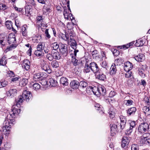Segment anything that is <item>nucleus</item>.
<instances>
[{
    "label": "nucleus",
    "instance_id": "obj_5",
    "mask_svg": "<svg viewBox=\"0 0 150 150\" xmlns=\"http://www.w3.org/2000/svg\"><path fill=\"white\" fill-rule=\"evenodd\" d=\"M149 125L146 123H141L138 127V131L141 133H143L149 129Z\"/></svg>",
    "mask_w": 150,
    "mask_h": 150
},
{
    "label": "nucleus",
    "instance_id": "obj_29",
    "mask_svg": "<svg viewBox=\"0 0 150 150\" xmlns=\"http://www.w3.org/2000/svg\"><path fill=\"white\" fill-rule=\"evenodd\" d=\"M70 42H71L70 45L71 47L74 49L73 50H78L76 49L77 44L75 40H73L72 41H70Z\"/></svg>",
    "mask_w": 150,
    "mask_h": 150
},
{
    "label": "nucleus",
    "instance_id": "obj_1",
    "mask_svg": "<svg viewBox=\"0 0 150 150\" xmlns=\"http://www.w3.org/2000/svg\"><path fill=\"white\" fill-rule=\"evenodd\" d=\"M8 42L11 45L7 46L5 51L7 52L15 49L17 46L18 44L16 42L15 34L13 33H11L8 36Z\"/></svg>",
    "mask_w": 150,
    "mask_h": 150
},
{
    "label": "nucleus",
    "instance_id": "obj_16",
    "mask_svg": "<svg viewBox=\"0 0 150 150\" xmlns=\"http://www.w3.org/2000/svg\"><path fill=\"white\" fill-rule=\"evenodd\" d=\"M61 53L65 55H67L68 52V50L67 46L64 44H62L61 47L59 49Z\"/></svg>",
    "mask_w": 150,
    "mask_h": 150
},
{
    "label": "nucleus",
    "instance_id": "obj_9",
    "mask_svg": "<svg viewBox=\"0 0 150 150\" xmlns=\"http://www.w3.org/2000/svg\"><path fill=\"white\" fill-rule=\"evenodd\" d=\"M129 129H127L125 132L127 135H130L133 131V129L136 126L135 122L134 121H129Z\"/></svg>",
    "mask_w": 150,
    "mask_h": 150
},
{
    "label": "nucleus",
    "instance_id": "obj_57",
    "mask_svg": "<svg viewBox=\"0 0 150 150\" xmlns=\"http://www.w3.org/2000/svg\"><path fill=\"white\" fill-rule=\"evenodd\" d=\"M126 123L120 122V126L121 129H123L125 128L126 126Z\"/></svg>",
    "mask_w": 150,
    "mask_h": 150
},
{
    "label": "nucleus",
    "instance_id": "obj_60",
    "mask_svg": "<svg viewBox=\"0 0 150 150\" xmlns=\"http://www.w3.org/2000/svg\"><path fill=\"white\" fill-rule=\"evenodd\" d=\"M144 70H140L139 71V74L143 78L145 76V74L144 73Z\"/></svg>",
    "mask_w": 150,
    "mask_h": 150
},
{
    "label": "nucleus",
    "instance_id": "obj_41",
    "mask_svg": "<svg viewBox=\"0 0 150 150\" xmlns=\"http://www.w3.org/2000/svg\"><path fill=\"white\" fill-rule=\"evenodd\" d=\"M143 41L139 40H137L135 45L136 47H137L142 46L143 44Z\"/></svg>",
    "mask_w": 150,
    "mask_h": 150
},
{
    "label": "nucleus",
    "instance_id": "obj_8",
    "mask_svg": "<svg viewBox=\"0 0 150 150\" xmlns=\"http://www.w3.org/2000/svg\"><path fill=\"white\" fill-rule=\"evenodd\" d=\"M130 141V138L127 137H124L122 139L121 146L123 148L126 149L128 147Z\"/></svg>",
    "mask_w": 150,
    "mask_h": 150
},
{
    "label": "nucleus",
    "instance_id": "obj_37",
    "mask_svg": "<svg viewBox=\"0 0 150 150\" xmlns=\"http://www.w3.org/2000/svg\"><path fill=\"white\" fill-rule=\"evenodd\" d=\"M28 80L26 79H23L19 82V84L21 86H24L28 83Z\"/></svg>",
    "mask_w": 150,
    "mask_h": 150
},
{
    "label": "nucleus",
    "instance_id": "obj_36",
    "mask_svg": "<svg viewBox=\"0 0 150 150\" xmlns=\"http://www.w3.org/2000/svg\"><path fill=\"white\" fill-rule=\"evenodd\" d=\"M98 87H97L96 86L93 87L92 92L96 96H99V93L98 92Z\"/></svg>",
    "mask_w": 150,
    "mask_h": 150
},
{
    "label": "nucleus",
    "instance_id": "obj_3",
    "mask_svg": "<svg viewBox=\"0 0 150 150\" xmlns=\"http://www.w3.org/2000/svg\"><path fill=\"white\" fill-rule=\"evenodd\" d=\"M79 52V50H71L70 56L72 59L71 63L74 66H76L78 65V60L76 58V55L77 52Z\"/></svg>",
    "mask_w": 150,
    "mask_h": 150
},
{
    "label": "nucleus",
    "instance_id": "obj_30",
    "mask_svg": "<svg viewBox=\"0 0 150 150\" xmlns=\"http://www.w3.org/2000/svg\"><path fill=\"white\" fill-rule=\"evenodd\" d=\"M5 25L7 28L9 30L12 28L13 29L12 27V23L11 21H6L5 23Z\"/></svg>",
    "mask_w": 150,
    "mask_h": 150
},
{
    "label": "nucleus",
    "instance_id": "obj_34",
    "mask_svg": "<svg viewBox=\"0 0 150 150\" xmlns=\"http://www.w3.org/2000/svg\"><path fill=\"white\" fill-rule=\"evenodd\" d=\"M102 67H103V68H101L102 69L103 71H106L107 69L108 68V66L107 63L105 61H103L101 64Z\"/></svg>",
    "mask_w": 150,
    "mask_h": 150
},
{
    "label": "nucleus",
    "instance_id": "obj_44",
    "mask_svg": "<svg viewBox=\"0 0 150 150\" xmlns=\"http://www.w3.org/2000/svg\"><path fill=\"white\" fill-rule=\"evenodd\" d=\"M46 57L50 61H52L53 59V54L52 53H48L46 56Z\"/></svg>",
    "mask_w": 150,
    "mask_h": 150
},
{
    "label": "nucleus",
    "instance_id": "obj_15",
    "mask_svg": "<svg viewBox=\"0 0 150 150\" xmlns=\"http://www.w3.org/2000/svg\"><path fill=\"white\" fill-rule=\"evenodd\" d=\"M42 69L47 72L48 74H50L52 72V70L50 68V67L45 62L41 66Z\"/></svg>",
    "mask_w": 150,
    "mask_h": 150
},
{
    "label": "nucleus",
    "instance_id": "obj_42",
    "mask_svg": "<svg viewBox=\"0 0 150 150\" xmlns=\"http://www.w3.org/2000/svg\"><path fill=\"white\" fill-rule=\"evenodd\" d=\"M42 49L44 50L45 53H48L50 52V47H49L43 46L42 45Z\"/></svg>",
    "mask_w": 150,
    "mask_h": 150
},
{
    "label": "nucleus",
    "instance_id": "obj_20",
    "mask_svg": "<svg viewBox=\"0 0 150 150\" xmlns=\"http://www.w3.org/2000/svg\"><path fill=\"white\" fill-rule=\"evenodd\" d=\"M134 59L137 61L138 62H141L144 60L145 57L143 54H139L135 56Z\"/></svg>",
    "mask_w": 150,
    "mask_h": 150
},
{
    "label": "nucleus",
    "instance_id": "obj_49",
    "mask_svg": "<svg viewBox=\"0 0 150 150\" xmlns=\"http://www.w3.org/2000/svg\"><path fill=\"white\" fill-rule=\"evenodd\" d=\"M120 122L126 123L127 120L125 117L121 115L120 116Z\"/></svg>",
    "mask_w": 150,
    "mask_h": 150
},
{
    "label": "nucleus",
    "instance_id": "obj_46",
    "mask_svg": "<svg viewBox=\"0 0 150 150\" xmlns=\"http://www.w3.org/2000/svg\"><path fill=\"white\" fill-rule=\"evenodd\" d=\"M3 133L6 135H8L10 132V131L7 130L6 129V128L2 127Z\"/></svg>",
    "mask_w": 150,
    "mask_h": 150
},
{
    "label": "nucleus",
    "instance_id": "obj_21",
    "mask_svg": "<svg viewBox=\"0 0 150 150\" xmlns=\"http://www.w3.org/2000/svg\"><path fill=\"white\" fill-rule=\"evenodd\" d=\"M110 74L111 75L115 74L117 71L116 65L115 64H112L110 68Z\"/></svg>",
    "mask_w": 150,
    "mask_h": 150
},
{
    "label": "nucleus",
    "instance_id": "obj_13",
    "mask_svg": "<svg viewBox=\"0 0 150 150\" xmlns=\"http://www.w3.org/2000/svg\"><path fill=\"white\" fill-rule=\"evenodd\" d=\"M124 65V69L126 71H130L133 68L132 64L129 61L125 62Z\"/></svg>",
    "mask_w": 150,
    "mask_h": 150
},
{
    "label": "nucleus",
    "instance_id": "obj_23",
    "mask_svg": "<svg viewBox=\"0 0 150 150\" xmlns=\"http://www.w3.org/2000/svg\"><path fill=\"white\" fill-rule=\"evenodd\" d=\"M60 83L63 86H67L68 84V80L66 77H63L61 78L60 80Z\"/></svg>",
    "mask_w": 150,
    "mask_h": 150
},
{
    "label": "nucleus",
    "instance_id": "obj_62",
    "mask_svg": "<svg viewBox=\"0 0 150 150\" xmlns=\"http://www.w3.org/2000/svg\"><path fill=\"white\" fill-rule=\"evenodd\" d=\"M149 135H150L149 133H145L141 137H142V138H144L145 139H148V138Z\"/></svg>",
    "mask_w": 150,
    "mask_h": 150
},
{
    "label": "nucleus",
    "instance_id": "obj_48",
    "mask_svg": "<svg viewBox=\"0 0 150 150\" xmlns=\"http://www.w3.org/2000/svg\"><path fill=\"white\" fill-rule=\"evenodd\" d=\"M108 113L109 114L110 117L111 118H113L114 117L115 113L114 111H111L110 109Z\"/></svg>",
    "mask_w": 150,
    "mask_h": 150
},
{
    "label": "nucleus",
    "instance_id": "obj_56",
    "mask_svg": "<svg viewBox=\"0 0 150 150\" xmlns=\"http://www.w3.org/2000/svg\"><path fill=\"white\" fill-rule=\"evenodd\" d=\"M8 74L9 76L11 77V78L15 77V75L14 72L12 71H9L8 72Z\"/></svg>",
    "mask_w": 150,
    "mask_h": 150
},
{
    "label": "nucleus",
    "instance_id": "obj_7",
    "mask_svg": "<svg viewBox=\"0 0 150 150\" xmlns=\"http://www.w3.org/2000/svg\"><path fill=\"white\" fill-rule=\"evenodd\" d=\"M21 96L23 97V99L27 102L29 101L30 99H31L32 97L31 92L27 90L23 91Z\"/></svg>",
    "mask_w": 150,
    "mask_h": 150
},
{
    "label": "nucleus",
    "instance_id": "obj_39",
    "mask_svg": "<svg viewBox=\"0 0 150 150\" xmlns=\"http://www.w3.org/2000/svg\"><path fill=\"white\" fill-rule=\"evenodd\" d=\"M52 66L53 68H57L59 67L58 62L56 60L53 61L51 63Z\"/></svg>",
    "mask_w": 150,
    "mask_h": 150
},
{
    "label": "nucleus",
    "instance_id": "obj_12",
    "mask_svg": "<svg viewBox=\"0 0 150 150\" xmlns=\"http://www.w3.org/2000/svg\"><path fill=\"white\" fill-rule=\"evenodd\" d=\"M17 91L16 88H11L7 92L6 94L8 96L12 97L16 95Z\"/></svg>",
    "mask_w": 150,
    "mask_h": 150
},
{
    "label": "nucleus",
    "instance_id": "obj_33",
    "mask_svg": "<svg viewBox=\"0 0 150 150\" xmlns=\"http://www.w3.org/2000/svg\"><path fill=\"white\" fill-rule=\"evenodd\" d=\"M49 81L50 85L52 86H55L57 85V82L53 78H51L49 80Z\"/></svg>",
    "mask_w": 150,
    "mask_h": 150
},
{
    "label": "nucleus",
    "instance_id": "obj_25",
    "mask_svg": "<svg viewBox=\"0 0 150 150\" xmlns=\"http://www.w3.org/2000/svg\"><path fill=\"white\" fill-rule=\"evenodd\" d=\"M42 12L43 14L47 15L51 12V9L49 7L44 6L43 8Z\"/></svg>",
    "mask_w": 150,
    "mask_h": 150
},
{
    "label": "nucleus",
    "instance_id": "obj_27",
    "mask_svg": "<svg viewBox=\"0 0 150 150\" xmlns=\"http://www.w3.org/2000/svg\"><path fill=\"white\" fill-rule=\"evenodd\" d=\"M143 110L145 115H150V106L148 107L144 106Z\"/></svg>",
    "mask_w": 150,
    "mask_h": 150
},
{
    "label": "nucleus",
    "instance_id": "obj_32",
    "mask_svg": "<svg viewBox=\"0 0 150 150\" xmlns=\"http://www.w3.org/2000/svg\"><path fill=\"white\" fill-rule=\"evenodd\" d=\"M51 47L53 49L52 50H57L59 49V47L58 43L56 42H54L51 44Z\"/></svg>",
    "mask_w": 150,
    "mask_h": 150
},
{
    "label": "nucleus",
    "instance_id": "obj_38",
    "mask_svg": "<svg viewBox=\"0 0 150 150\" xmlns=\"http://www.w3.org/2000/svg\"><path fill=\"white\" fill-rule=\"evenodd\" d=\"M79 86L82 88H84L87 86L88 83L84 81H82L79 82Z\"/></svg>",
    "mask_w": 150,
    "mask_h": 150
},
{
    "label": "nucleus",
    "instance_id": "obj_35",
    "mask_svg": "<svg viewBox=\"0 0 150 150\" xmlns=\"http://www.w3.org/2000/svg\"><path fill=\"white\" fill-rule=\"evenodd\" d=\"M6 63V57L5 56H3L0 61V65L4 66L5 65Z\"/></svg>",
    "mask_w": 150,
    "mask_h": 150
},
{
    "label": "nucleus",
    "instance_id": "obj_58",
    "mask_svg": "<svg viewBox=\"0 0 150 150\" xmlns=\"http://www.w3.org/2000/svg\"><path fill=\"white\" fill-rule=\"evenodd\" d=\"M19 78L18 76L15 77H13L11 79V81L14 82H16V81H18Z\"/></svg>",
    "mask_w": 150,
    "mask_h": 150
},
{
    "label": "nucleus",
    "instance_id": "obj_14",
    "mask_svg": "<svg viewBox=\"0 0 150 150\" xmlns=\"http://www.w3.org/2000/svg\"><path fill=\"white\" fill-rule=\"evenodd\" d=\"M51 53L53 54V59L59 60L61 58V55L59 52L57 50H52Z\"/></svg>",
    "mask_w": 150,
    "mask_h": 150
},
{
    "label": "nucleus",
    "instance_id": "obj_6",
    "mask_svg": "<svg viewBox=\"0 0 150 150\" xmlns=\"http://www.w3.org/2000/svg\"><path fill=\"white\" fill-rule=\"evenodd\" d=\"M42 43H39L37 46V50L34 52V54L38 57H42L44 55V52L42 49Z\"/></svg>",
    "mask_w": 150,
    "mask_h": 150
},
{
    "label": "nucleus",
    "instance_id": "obj_64",
    "mask_svg": "<svg viewBox=\"0 0 150 150\" xmlns=\"http://www.w3.org/2000/svg\"><path fill=\"white\" fill-rule=\"evenodd\" d=\"M115 92L114 91H111L109 94V96L110 97H112L115 96Z\"/></svg>",
    "mask_w": 150,
    "mask_h": 150
},
{
    "label": "nucleus",
    "instance_id": "obj_61",
    "mask_svg": "<svg viewBox=\"0 0 150 150\" xmlns=\"http://www.w3.org/2000/svg\"><path fill=\"white\" fill-rule=\"evenodd\" d=\"M66 8L64 9V17H66V16H67V17H68V10L67 8L66 7H65Z\"/></svg>",
    "mask_w": 150,
    "mask_h": 150
},
{
    "label": "nucleus",
    "instance_id": "obj_45",
    "mask_svg": "<svg viewBox=\"0 0 150 150\" xmlns=\"http://www.w3.org/2000/svg\"><path fill=\"white\" fill-rule=\"evenodd\" d=\"M131 149L132 150H139V146L137 144H132L131 146Z\"/></svg>",
    "mask_w": 150,
    "mask_h": 150
},
{
    "label": "nucleus",
    "instance_id": "obj_4",
    "mask_svg": "<svg viewBox=\"0 0 150 150\" xmlns=\"http://www.w3.org/2000/svg\"><path fill=\"white\" fill-rule=\"evenodd\" d=\"M21 109H18L15 107V105L12 106L11 111L9 112V118L11 116L12 118H14L20 112Z\"/></svg>",
    "mask_w": 150,
    "mask_h": 150
},
{
    "label": "nucleus",
    "instance_id": "obj_59",
    "mask_svg": "<svg viewBox=\"0 0 150 150\" xmlns=\"http://www.w3.org/2000/svg\"><path fill=\"white\" fill-rule=\"evenodd\" d=\"M42 16H38L37 17V21L38 22H40L42 23L43 21Z\"/></svg>",
    "mask_w": 150,
    "mask_h": 150
},
{
    "label": "nucleus",
    "instance_id": "obj_51",
    "mask_svg": "<svg viewBox=\"0 0 150 150\" xmlns=\"http://www.w3.org/2000/svg\"><path fill=\"white\" fill-rule=\"evenodd\" d=\"M7 7L5 4H0V9L4 10L7 9Z\"/></svg>",
    "mask_w": 150,
    "mask_h": 150
},
{
    "label": "nucleus",
    "instance_id": "obj_53",
    "mask_svg": "<svg viewBox=\"0 0 150 150\" xmlns=\"http://www.w3.org/2000/svg\"><path fill=\"white\" fill-rule=\"evenodd\" d=\"M129 71H127V73L125 74V76L126 78H129L131 76V72Z\"/></svg>",
    "mask_w": 150,
    "mask_h": 150
},
{
    "label": "nucleus",
    "instance_id": "obj_2",
    "mask_svg": "<svg viewBox=\"0 0 150 150\" xmlns=\"http://www.w3.org/2000/svg\"><path fill=\"white\" fill-rule=\"evenodd\" d=\"M15 121L14 119L9 118L8 116H7L4 122V125L2 127L6 128V129L7 130L10 131V129L11 128L10 126L13 125Z\"/></svg>",
    "mask_w": 150,
    "mask_h": 150
},
{
    "label": "nucleus",
    "instance_id": "obj_50",
    "mask_svg": "<svg viewBox=\"0 0 150 150\" xmlns=\"http://www.w3.org/2000/svg\"><path fill=\"white\" fill-rule=\"evenodd\" d=\"M27 65H30V62L28 60L25 59L23 61V63L22 64V67Z\"/></svg>",
    "mask_w": 150,
    "mask_h": 150
},
{
    "label": "nucleus",
    "instance_id": "obj_55",
    "mask_svg": "<svg viewBox=\"0 0 150 150\" xmlns=\"http://www.w3.org/2000/svg\"><path fill=\"white\" fill-rule=\"evenodd\" d=\"M93 87L88 86L86 88V92L87 93H91L92 92Z\"/></svg>",
    "mask_w": 150,
    "mask_h": 150
},
{
    "label": "nucleus",
    "instance_id": "obj_26",
    "mask_svg": "<svg viewBox=\"0 0 150 150\" xmlns=\"http://www.w3.org/2000/svg\"><path fill=\"white\" fill-rule=\"evenodd\" d=\"M59 36L61 37L62 39L65 41H69V35L66 32H65V34L62 33H60L59 34Z\"/></svg>",
    "mask_w": 150,
    "mask_h": 150
},
{
    "label": "nucleus",
    "instance_id": "obj_28",
    "mask_svg": "<svg viewBox=\"0 0 150 150\" xmlns=\"http://www.w3.org/2000/svg\"><path fill=\"white\" fill-rule=\"evenodd\" d=\"M43 73L42 72H39L35 73L34 75V78L37 80H38V79H42L41 78L43 76Z\"/></svg>",
    "mask_w": 150,
    "mask_h": 150
},
{
    "label": "nucleus",
    "instance_id": "obj_17",
    "mask_svg": "<svg viewBox=\"0 0 150 150\" xmlns=\"http://www.w3.org/2000/svg\"><path fill=\"white\" fill-rule=\"evenodd\" d=\"M27 26L26 25H24L21 27V33L23 36L26 37L27 36Z\"/></svg>",
    "mask_w": 150,
    "mask_h": 150
},
{
    "label": "nucleus",
    "instance_id": "obj_43",
    "mask_svg": "<svg viewBox=\"0 0 150 150\" xmlns=\"http://www.w3.org/2000/svg\"><path fill=\"white\" fill-rule=\"evenodd\" d=\"M40 85L38 83H35L33 85V88L35 90L37 91L40 88Z\"/></svg>",
    "mask_w": 150,
    "mask_h": 150
},
{
    "label": "nucleus",
    "instance_id": "obj_52",
    "mask_svg": "<svg viewBox=\"0 0 150 150\" xmlns=\"http://www.w3.org/2000/svg\"><path fill=\"white\" fill-rule=\"evenodd\" d=\"M15 24L17 28L20 27L21 25V23L18 19L15 20Z\"/></svg>",
    "mask_w": 150,
    "mask_h": 150
},
{
    "label": "nucleus",
    "instance_id": "obj_54",
    "mask_svg": "<svg viewBox=\"0 0 150 150\" xmlns=\"http://www.w3.org/2000/svg\"><path fill=\"white\" fill-rule=\"evenodd\" d=\"M113 53L115 56H117L120 54V52L117 49H114L113 51Z\"/></svg>",
    "mask_w": 150,
    "mask_h": 150
},
{
    "label": "nucleus",
    "instance_id": "obj_40",
    "mask_svg": "<svg viewBox=\"0 0 150 150\" xmlns=\"http://www.w3.org/2000/svg\"><path fill=\"white\" fill-rule=\"evenodd\" d=\"M124 103L127 105H130L133 104V101L131 100H125Z\"/></svg>",
    "mask_w": 150,
    "mask_h": 150
},
{
    "label": "nucleus",
    "instance_id": "obj_22",
    "mask_svg": "<svg viewBox=\"0 0 150 150\" xmlns=\"http://www.w3.org/2000/svg\"><path fill=\"white\" fill-rule=\"evenodd\" d=\"M112 134L116 133L117 131V125L114 124H111L110 125Z\"/></svg>",
    "mask_w": 150,
    "mask_h": 150
},
{
    "label": "nucleus",
    "instance_id": "obj_47",
    "mask_svg": "<svg viewBox=\"0 0 150 150\" xmlns=\"http://www.w3.org/2000/svg\"><path fill=\"white\" fill-rule=\"evenodd\" d=\"M45 34L46 36V39H49L50 38L51 36L49 33L48 29H46L45 30Z\"/></svg>",
    "mask_w": 150,
    "mask_h": 150
},
{
    "label": "nucleus",
    "instance_id": "obj_19",
    "mask_svg": "<svg viewBox=\"0 0 150 150\" xmlns=\"http://www.w3.org/2000/svg\"><path fill=\"white\" fill-rule=\"evenodd\" d=\"M136 110V108L135 107L129 108L127 110V113L128 116L133 115L135 114Z\"/></svg>",
    "mask_w": 150,
    "mask_h": 150
},
{
    "label": "nucleus",
    "instance_id": "obj_10",
    "mask_svg": "<svg viewBox=\"0 0 150 150\" xmlns=\"http://www.w3.org/2000/svg\"><path fill=\"white\" fill-rule=\"evenodd\" d=\"M90 66L91 70L93 73L96 74L98 73L100 70H99L97 64L94 62H91L90 63Z\"/></svg>",
    "mask_w": 150,
    "mask_h": 150
},
{
    "label": "nucleus",
    "instance_id": "obj_18",
    "mask_svg": "<svg viewBox=\"0 0 150 150\" xmlns=\"http://www.w3.org/2000/svg\"><path fill=\"white\" fill-rule=\"evenodd\" d=\"M71 87L74 89H77L79 86V82L77 81L73 80L70 83Z\"/></svg>",
    "mask_w": 150,
    "mask_h": 150
},
{
    "label": "nucleus",
    "instance_id": "obj_11",
    "mask_svg": "<svg viewBox=\"0 0 150 150\" xmlns=\"http://www.w3.org/2000/svg\"><path fill=\"white\" fill-rule=\"evenodd\" d=\"M102 69H101L98 73L96 74V78L102 81H104L106 79V76L102 72Z\"/></svg>",
    "mask_w": 150,
    "mask_h": 150
},
{
    "label": "nucleus",
    "instance_id": "obj_31",
    "mask_svg": "<svg viewBox=\"0 0 150 150\" xmlns=\"http://www.w3.org/2000/svg\"><path fill=\"white\" fill-rule=\"evenodd\" d=\"M91 70L90 68V64L89 65L86 63L84 67L83 71L86 73L89 72Z\"/></svg>",
    "mask_w": 150,
    "mask_h": 150
},
{
    "label": "nucleus",
    "instance_id": "obj_63",
    "mask_svg": "<svg viewBox=\"0 0 150 150\" xmlns=\"http://www.w3.org/2000/svg\"><path fill=\"white\" fill-rule=\"evenodd\" d=\"M146 139L144 138H142V137H141L140 139V142L142 144H145L146 142Z\"/></svg>",
    "mask_w": 150,
    "mask_h": 150
},
{
    "label": "nucleus",
    "instance_id": "obj_24",
    "mask_svg": "<svg viewBox=\"0 0 150 150\" xmlns=\"http://www.w3.org/2000/svg\"><path fill=\"white\" fill-rule=\"evenodd\" d=\"M16 105L18 107L20 106L22 102L24 100L23 99V97L21 95L19 96L18 98L16 100Z\"/></svg>",
    "mask_w": 150,
    "mask_h": 150
}]
</instances>
